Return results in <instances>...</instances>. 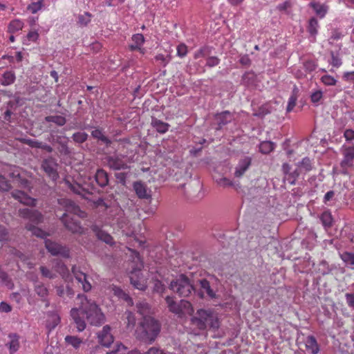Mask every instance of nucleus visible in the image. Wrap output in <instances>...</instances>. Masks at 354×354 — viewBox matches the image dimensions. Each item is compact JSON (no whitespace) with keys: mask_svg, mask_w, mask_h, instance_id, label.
Masks as SVG:
<instances>
[{"mask_svg":"<svg viewBox=\"0 0 354 354\" xmlns=\"http://www.w3.org/2000/svg\"><path fill=\"white\" fill-rule=\"evenodd\" d=\"M215 119L217 120L219 127H221V126L230 122L233 119V115L230 111H225L217 113L215 116Z\"/></svg>","mask_w":354,"mask_h":354,"instance_id":"25","label":"nucleus"},{"mask_svg":"<svg viewBox=\"0 0 354 354\" xmlns=\"http://www.w3.org/2000/svg\"><path fill=\"white\" fill-rule=\"evenodd\" d=\"M309 6L313 9L316 15L321 19L326 16L328 10L327 5L315 1H311L309 3Z\"/></svg>","mask_w":354,"mask_h":354,"instance_id":"20","label":"nucleus"},{"mask_svg":"<svg viewBox=\"0 0 354 354\" xmlns=\"http://www.w3.org/2000/svg\"><path fill=\"white\" fill-rule=\"evenodd\" d=\"M165 300L169 310L175 314L183 313V308H189L191 307L190 302L185 300H181L180 304H177L174 301V298L169 296H167Z\"/></svg>","mask_w":354,"mask_h":354,"instance_id":"9","label":"nucleus"},{"mask_svg":"<svg viewBox=\"0 0 354 354\" xmlns=\"http://www.w3.org/2000/svg\"><path fill=\"white\" fill-rule=\"evenodd\" d=\"M161 330L159 320L151 316H144L136 330V337L140 341L152 344L155 342Z\"/></svg>","mask_w":354,"mask_h":354,"instance_id":"3","label":"nucleus"},{"mask_svg":"<svg viewBox=\"0 0 354 354\" xmlns=\"http://www.w3.org/2000/svg\"><path fill=\"white\" fill-rule=\"evenodd\" d=\"M282 169L286 175H289V176L292 178L291 183H293L299 175V173L297 170L291 172V167L288 163H284L283 165Z\"/></svg>","mask_w":354,"mask_h":354,"instance_id":"39","label":"nucleus"},{"mask_svg":"<svg viewBox=\"0 0 354 354\" xmlns=\"http://www.w3.org/2000/svg\"><path fill=\"white\" fill-rule=\"evenodd\" d=\"M341 259L346 266L354 270V253L345 252L341 255Z\"/></svg>","mask_w":354,"mask_h":354,"instance_id":"33","label":"nucleus"},{"mask_svg":"<svg viewBox=\"0 0 354 354\" xmlns=\"http://www.w3.org/2000/svg\"><path fill=\"white\" fill-rule=\"evenodd\" d=\"M15 80V75L12 71H6L3 74L1 84L4 86L10 85L14 83Z\"/></svg>","mask_w":354,"mask_h":354,"instance_id":"37","label":"nucleus"},{"mask_svg":"<svg viewBox=\"0 0 354 354\" xmlns=\"http://www.w3.org/2000/svg\"><path fill=\"white\" fill-rule=\"evenodd\" d=\"M108 166L114 170H120L128 168L127 162L118 156H111L107 158Z\"/></svg>","mask_w":354,"mask_h":354,"instance_id":"15","label":"nucleus"},{"mask_svg":"<svg viewBox=\"0 0 354 354\" xmlns=\"http://www.w3.org/2000/svg\"><path fill=\"white\" fill-rule=\"evenodd\" d=\"M9 176L12 178V183L17 185L19 187L30 191L31 183L23 177L18 170H14Z\"/></svg>","mask_w":354,"mask_h":354,"instance_id":"13","label":"nucleus"},{"mask_svg":"<svg viewBox=\"0 0 354 354\" xmlns=\"http://www.w3.org/2000/svg\"><path fill=\"white\" fill-rule=\"evenodd\" d=\"M133 188L140 199L151 200V191L141 181H136L133 184Z\"/></svg>","mask_w":354,"mask_h":354,"instance_id":"11","label":"nucleus"},{"mask_svg":"<svg viewBox=\"0 0 354 354\" xmlns=\"http://www.w3.org/2000/svg\"><path fill=\"white\" fill-rule=\"evenodd\" d=\"M344 159L341 162V167L344 169L351 167L354 160V146L346 147L343 151Z\"/></svg>","mask_w":354,"mask_h":354,"instance_id":"17","label":"nucleus"},{"mask_svg":"<svg viewBox=\"0 0 354 354\" xmlns=\"http://www.w3.org/2000/svg\"><path fill=\"white\" fill-rule=\"evenodd\" d=\"M12 196L17 200L19 202H20L22 204L29 205V206H35L36 205V200L29 196H28L27 194H26L24 192L21 190H15L13 191L12 193Z\"/></svg>","mask_w":354,"mask_h":354,"instance_id":"14","label":"nucleus"},{"mask_svg":"<svg viewBox=\"0 0 354 354\" xmlns=\"http://www.w3.org/2000/svg\"><path fill=\"white\" fill-rule=\"evenodd\" d=\"M93 232H95L97 237L99 239L102 240V241L105 242L109 245H112L113 243V237L105 231L100 229L97 226H93Z\"/></svg>","mask_w":354,"mask_h":354,"instance_id":"23","label":"nucleus"},{"mask_svg":"<svg viewBox=\"0 0 354 354\" xmlns=\"http://www.w3.org/2000/svg\"><path fill=\"white\" fill-rule=\"evenodd\" d=\"M39 270L41 272V275L44 277L53 279L57 277V274L53 270V268H52V270L48 269V268L45 266H40Z\"/></svg>","mask_w":354,"mask_h":354,"instance_id":"44","label":"nucleus"},{"mask_svg":"<svg viewBox=\"0 0 354 354\" xmlns=\"http://www.w3.org/2000/svg\"><path fill=\"white\" fill-rule=\"evenodd\" d=\"M41 167L46 174L53 180H56L58 178L59 176L57 171V164L53 158L44 159L42 161Z\"/></svg>","mask_w":354,"mask_h":354,"instance_id":"10","label":"nucleus"},{"mask_svg":"<svg viewBox=\"0 0 354 354\" xmlns=\"http://www.w3.org/2000/svg\"><path fill=\"white\" fill-rule=\"evenodd\" d=\"M45 120L48 122H53L58 126H63L66 124V120L61 115H48L45 118Z\"/></svg>","mask_w":354,"mask_h":354,"instance_id":"38","label":"nucleus"},{"mask_svg":"<svg viewBox=\"0 0 354 354\" xmlns=\"http://www.w3.org/2000/svg\"><path fill=\"white\" fill-rule=\"evenodd\" d=\"M216 183L219 186L223 187L224 188L234 186V183L232 182V180L225 177H223L216 180Z\"/></svg>","mask_w":354,"mask_h":354,"instance_id":"50","label":"nucleus"},{"mask_svg":"<svg viewBox=\"0 0 354 354\" xmlns=\"http://www.w3.org/2000/svg\"><path fill=\"white\" fill-rule=\"evenodd\" d=\"M301 167H303L306 171L311 170V161L308 158H304L301 162Z\"/></svg>","mask_w":354,"mask_h":354,"instance_id":"60","label":"nucleus"},{"mask_svg":"<svg viewBox=\"0 0 354 354\" xmlns=\"http://www.w3.org/2000/svg\"><path fill=\"white\" fill-rule=\"evenodd\" d=\"M53 268L55 273H58L65 281H67L69 277V271L66 266L61 260H55Z\"/></svg>","mask_w":354,"mask_h":354,"instance_id":"19","label":"nucleus"},{"mask_svg":"<svg viewBox=\"0 0 354 354\" xmlns=\"http://www.w3.org/2000/svg\"><path fill=\"white\" fill-rule=\"evenodd\" d=\"M112 291H113L114 295H115L118 298L127 301L129 305H130V306L133 305L132 299L129 296L128 294H127L125 292H124L120 288L117 287V286H113L112 288Z\"/></svg>","mask_w":354,"mask_h":354,"instance_id":"27","label":"nucleus"},{"mask_svg":"<svg viewBox=\"0 0 354 354\" xmlns=\"http://www.w3.org/2000/svg\"><path fill=\"white\" fill-rule=\"evenodd\" d=\"M136 308L138 313L141 315L147 316V314L149 312V306L147 303L140 301L136 304Z\"/></svg>","mask_w":354,"mask_h":354,"instance_id":"45","label":"nucleus"},{"mask_svg":"<svg viewBox=\"0 0 354 354\" xmlns=\"http://www.w3.org/2000/svg\"><path fill=\"white\" fill-rule=\"evenodd\" d=\"M155 59L157 62H160L162 66H166L167 64L169 63V59H167V57L163 54H158L155 57Z\"/></svg>","mask_w":354,"mask_h":354,"instance_id":"61","label":"nucleus"},{"mask_svg":"<svg viewBox=\"0 0 354 354\" xmlns=\"http://www.w3.org/2000/svg\"><path fill=\"white\" fill-rule=\"evenodd\" d=\"M44 0H38L36 2H32L30 3L27 10L30 11L32 14H36L38 11L41 10L44 7Z\"/></svg>","mask_w":354,"mask_h":354,"instance_id":"40","label":"nucleus"},{"mask_svg":"<svg viewBox=\"0 0 354 354\" xmlns=\"http://www.w3.org/2000/svg\"><path fill=\"white\" fill-rule=\"evenodd\" d=\"M8 337L10 341L6 344V346L9 349L10 354H13L19 348V336L15 333H13L10 334Z\"/></svg>","mask_w":354,"mask_h":354,"instance_id":"22","label":"nucleus"},{"mask_svg":"<svg viewBox=\"0 0 354 354\" xmlns=\"http://www.w3.org/2000/svg\"><path fill=\"white\" fill-rule=\"evenodd\" d=\"M165 289L164 284L160 281H156L154 283L153 290L158 293H162Z\"/></svg>","mask_w":354,"mask_h":354,"instance_id":"59","label":"nucleus"},{"mask_svg":"<svg viewBox=\"0 0 354 354\" xmlns=\"http://www.w3.org/2000/svg\"><path fill=\"white\" fill-rule=\"evenodd\" d=\"M297 99V97L295 94H292L289 97L288 106L286 108L287 112H290L292 111V109H294V107L296 105Z\"/></svg>","mask_w":354,"mask_h":354,"instance_id":"56","label":"nucleus"},{"mask_svg":"<svg viewBox=\"0 0 354 354\" xmlns=\"http://www.w3.org/2000/svg\"><path fill=\"white\" fill-rule=\"evenodd\" d=\"M342 79L346 82L354 81V71L345 72L342 75Z\"/></svg>","mask_w":354,"mask_h":354,"instance_id":"64","label":"nucleus"},{"mask_svg":"<svg viewBox=\"0 0 354 354\" xmlns=\"http://www.w3.org/2000/svg\"><path fill=\"white\" fill-rule=\"evenodd\" d=\"M95 180L100 187H106L109 183L108 173L102 169H97L95 175Z\"/></svg>","mask_w":354,"mask_h":354,"instance_id":"21","label":"nucleus"},{"mask_svg":"<svg viewBox=\"0 0 354 354\" xmlns=\"http://www.w3.org/2000/svg\"><path fill=\"white\" fill-rule=\"evenodd\" d=\"M306 347L311 354H317L319 351V346L317 342L313 335H310L306 338Z\"/></svg>","mask_w":354,"mask_h":354,"instance_id":"24","label":"nucleus"},{"mask_svg":"<svg viewBox=\"0 0 354 354\" xmlns=\"http://www.w3.org/2000/svg\"><path fill=\"white\" fill-rule=\"evenodd\" d=\"M65 342L66 344L71 345L75 348H79L82 343V339L72 335H66L65 337Z\"/></svg>","mask_w":354,"mask_h":354,"instance_id":"36","label":"nucleus"},{"mask_svg":"<svg viewBox=\"0 0 354 354\" xmlns=\"http://www.w3.org/2000/svg\"><path fill=\"white\" fill-rule=\"evenodd\" d=\"M91 14H90L89 12H84V14L82 15H80L78 16V21H77V23L80 25V26H86L91 20Z\"/></svg>","mask_w":354,"mask_h":354,"instance_id":"46","label":"nucleus"},{"mask_svg":"<svg viewBox=\"0 0 354 354\" xmlns=\"http://www.w3.org/2000/svg\"><path fill=\"white\" fill-rule=\"evenodd\" d=\"M58 204L65 212L60 217L65 227L73 233L82 234L84 229L75 217H84L85 212L81 211L79 206L68 198L58 199Z\"/></svg>","mask_w":354,"mask_h":354,"instance_id":"2","label":"nucleus"},{"mask_svg":"<svg viewBox=\"0 0 354 354\" xmlns=\"http://www.w3.org/2000/svg\"><path fill=\"white\" fill-rule=\"evenodd\" d=\"M318 28L319 22L317 19L315 17L310 18L309 19L308 26L307 27V30L309 32V34L313 37H315L318 32Z\"/></svg>","mask_w":354,"mask_h":354,"instance_id":"30","label":"nucleus"},{"mask_svg":"<svg viewBox=\"0 0 354 354\" xmlns=\"http://www.w3.org/2000/svg\"><path fill=\"white\" fill-rule=\"evenodd\" d=\"M111 328L109 326H104L102 331L98 334L100 343L106 347H109L113 342V337L110 333Z\"/></svg>","mask_w":354,"mask_h":354,"instance_id":"16","label":"nucleus"},{"mask_svg":"<svg viewBox=\"0 0 354 354\" xmlns=\"http://www.w3.org/2000/svg\"><path fill=\"white\" fill-rule=\"evenodd\" d=\"M321 81L326 86H335L337 83V80L330 75H323Z\"/></svg>","mask_w":354,"mask_h":354,"instance_id":"48","label":"nucleus"},{"mask_svg":"<svg viewBox=\"0 0 354 354\" xmlns=\"http://www.w3.org/2000/svg\"><path fill=\"white\" fill-rule=\"evenodd\" d=\"M72 273L74 275L76 280L82 284V289L85 292H88L91 289V284L88 281V277L86 274L82 272L80 268L76 266H73L72 268Z\"/></svg>","mask_w":354,"mask_h":354,"instance_id":"12","label":"nucleus"},{"mask_svg":"<svg viewBox=\"0 0 354 354\" xmlns=\"http://www.w3.org/2000/svg\"><path fill=\"white\" fill-rule=\"evenodd\" d=\"M320 220L325 227H330L333 224V217L329 212H324L321 216Z\"/></svg>","mask_w":354,"mask_h":354,"instance_id":"42","label":"nucleus"},{"mask_svg":"<svg viewBox=\"0 0 354 354\" xmlns=\"http://www.w3.org/2000/svg\"><path fill=\"white\" fill-rule=\"evenodd\" d=\"M66 183L72 192L76 194L82 196L84 198H86V195L90 194L89 192H88L78 183H71L68 181H67Z\"/></svg>","mask_w":354,"mask_h":354,"instance_id":"28","label":"nucleus"},{"mask_svg":"<svg viewBox=\"0 0 354 354\" xmlns=\"http://www.w3.org/2000/svg\"><path fill=\"white\" fill-rule=\"evenodd\" d=\"M220 62V59L217 57H209L207 59L206 65L209 67L217 66Z\"/></svg>","mask_w":354,"mask_h":354,"instance_id":"58","label":"nucleus"},{"mask_svg":"<svg viewBox=\"0 0 354 354\" xmlns=\"http://www.w3.org/2000/svg\"><path fill=\"white\" fill-rule=\"evenodd\" d=\"M22 142L32 147V148H37L39 149L41 147V142L37 140H32V139H22Z\"/></svg>","mask_w":354,"mask_h":354,"instance_id":"53","label":"nucleus"},{"mask_svg":"<svg viewBox=\"0 0 354 354\" xmlns=\"http://www.w3.org/2000/svg\"><path fill=\"white\" fill-rule=\"evenodd\" d=\"M133 257V266L130 273L131 283L137 289L145 290L147 288L145 279L140 276L141 269L143 268V262L140 258V254L135 251L131 250Z\"/></svg>","mask_w":354,"mask_h":354,"instance_id":"5","label":"nucleus"},{"mask_svg":"<svg viewBox=\"0 0 354 354\" xmlns=\"http://www.w3.org/2000/svg\"><path fill=\"white\" fill-rule=\"evenodd\" d=\"M323 97V93L321 91H316L310 95L311 102L314 104L318 103Z\"/></svg>","mask_w":354,"mask_h":354,"instance_id":"57","label":"nucleus"},{"mask_svg":"<svg viewBox=\"0 0 354 354\" xmlns=\"http://www.w3.org/2000/svg\"><path fill=\"white\" fill-rule=\"evenodd\" d=\"M73 140L77 143H83L88 138V134L85 132H77L73 133Z\"/></svg>","mask_w":354,"mask_h":354,"instance_id":"47","label":"nucleus"},{"mask_svg":"<svg viewBox=\"0 0 354 354\" xmlns=\"http://www.w3.org/2000/svg\"><path fill=\"white\" fill-rule=\"evenodd\" d=\"M125 315L127 319V321L125 322L127 324V328L128 330H133L136 323V318L135 314L132 312L127 311L125 313Z\"/></svg>","mask_w":354,"mask_h":354,"instance_id":"35","label":"nucleus"},{"mask_svg":"<svg viewBox=\"0 0 354 354\" xmlns=\"http://www.w3.org/2000/svg\"><path fill=\"white\" fill-rule=\"evenodd\" d=\"M34 289L36 294L42 299H45L48 295V288L41 282L37 281L35 284Z\"/></svg>","mask_w":354,"mask_h":354,"instance_id":"31","label":"nucleus"},{"mask_svg":"<svg viewBox=\"0 0 354 354\" xmlns=\"http://www.w3.org/2000/svg\"><path fill=\"white\" fill-rule=\"evenodd\" d=\"M91 136L93 138L100 140L103 143L106 144L107 146L111 144V141L104 135L102 129L96 128L91 132Z\"/></svg>","mask_w":354,"mask_h":354,"instance_id":"29","label":"nucleus"},{"mask_svg":"<svg viewBox=\"0 0 354 354\" xmlns=\"http://www.w3.org/2000/svg\"><path fill=\"white\" fill-rule=\"evenodd\" d=\"M19 215L33 224L41 223L43 218V216L39 212L28 208L20 209L19 210Z\"/></svg>","mask_w":354,"mask_h":354,"instance_id":"8","label":"nucleus"},{"mask_svg":"<svg viewBox=\"0 0 354 354\" xmlns=\"http://www.w3.org/2000/svg\"><path fill=\"white\" fill-rule=\"evenodd\" d=\"M151 125L160 133H165L169 127L168 123L164 122L157 118H152Z\"/></svg>","mask_w":354,"mask_h":354,"instance_id":"26","label":"nucleus"},{"mask_svg":"<svg viewBox=\"0 0 354 354\" xmlns=\"http://www.w3.org/2000/svg\"><path fill=\"white\" fill-rule=\"evenodd\" d=\"M24 27V22L20 19L12 20L8 27V32L15 33L21 30Z\"/></svg>","mask_w":354,"mask_h":354,"instance_id":"32","label":"nucleus"},{"mask_svg":"<svg viewBox=\"0 0 354 354\" xmlns=\"http://www.w3.org/2000/svg\"><path fill=\"white\" fill-rule=\"evenodd\" d=\"M77 299L80 300L81 305L79 308L71 309V316L75 323L78 331H83L86 328L84 315L91 325L100 326L104 322V315L95 301L88 300L83 295H78Z\"/></svg>","mask_w":354,"mask_h":354,"instance_id":"1","label":"nucleus"},{"mask_svg":"<svg viewBox=\"0 0 354 354\" xmlns=\"http://www.w3.org/2000/svg\"><path fill=\"white\" fill-rule=\"evenodd\" d=\"M274 144L270 141L262 142L259 145V151L263 154H268L273 151Z\"/></svg>","mask_w":354,"mask_h":354,"instance_id":"41","label":"nucleus"},{"mask_svg":"<svg viewBox=\"0 0 354 354\" xmlns=\"http://www.w3.org/2000/svg\"><path fill=\"white\" fill-rule=\"evenodd\" d=\"M345 297L347 305L354 308V293H346Z\"/></svg>","mask_w":354,"mask_h":354,"instance_id":"62","label":"nucleus"},{"mask_svg":"<svg viewBox=\"0 0 354 354\" xmlns=\"http://www.w3.org/2000/svg\"><path fill=\"white\" fill-rule=\"evenodd\" d=\"M330 55L331 61L330 62V64L333 67L339 68L342 64L341 58L337 55H335L333 52H331Z\"/></svg>","mask_w":354,"mask_h":354,"instance_id":"52","label":"nucleus"},{"mask_svg":"<svg viewBox=\"0 0 354 354\" xmlns=\"http://www.w3.org/2000/svg\"><path fill=\"white\" fill-rule=\"evenodd\" d=\"M170 288L180 297H188L194 290L193 284L189 279L181 274L170 283Z\"/></svg>","mask_w":354,"mask_h":354,"instance_id":"6","label":"nucleus"},{"mask_svg":"<svg viewBox=\"0 0 354 354\" xmlns=\"http://www.w3.org/2000/svg\"><path fill=\"white\" fill-rule=\"evenodd\" d=\"M45 247L53 256L61 255L65 258H68L70 256L68 248L49 239L45 240Z\"/></svg>","mask_w":354,"mask_h":354,"instance_id":"7","label":"nucleus"},{"mask_svg":"<svg viewBox=\"0 0 354 354\" xmlns=\"http://www.w3.org/2000/svg\"><path fill=\"white\" fill-rule=\"evenodd\" d=\"M344 137L346 141H351L354 140V130L351 129H346L344 133Z\"/></svg>","mask_w":354,"mask_h":354,"instance_id":"63","label":"nucleus"},{"mask_svg":"<svg viewBox=\"0 0 354 354\" xmlns=\"http://www.w3.org/2000/svg\"><path fill=\"white\" fill-rule=\"evenodd\" d=\"M192 323L200 330H205L207 328L216 330L220 326L217 313L210 309L198 310L195 316L192 318Z\"/></svg>","mask_w":354,"mask_h":354,"instance_id":"4","label":"nucleus"},{"mask_svg":"<svg viewBox=\"0 0 354 354\" xmlns=\"http://www.w3.org/2000/svg\"><path fill=\"white\" fill-rule=\"evenodd\" d=\"M317 64L313 60H307L304 63V68L308 73H311L317 68Z\"/></svg>","mask_w":354,"mask_h":354,"instance_id":"49","label":"nucleus"},{"mask_svg":"<svg viewBox=\"0 0 354 354\" xmlns=\"http://www.w3.org/2000/svg\"><path fill=\"white\" fill-rule=\"evenodd\" d=\"M10 188L11 186L8 182V180H6L5 177L0 175V191H8Z\"/></svg>","mask_w":354,"mask_h":354,"instance_id":"55","label":"nucleus"},{"mask_svg":"<svg viewBox=\"0 0 354 354\" xmlns=\"http://www.w3.org/2000/svg\"><path fill=\"white\" fill-rule=\"evenodd\" d=\"M200 284H201V289L203 291H205L209 297H211V298L215 297V293L211 288L209 282L207 280H206V279L201 280Z\"/></svg>","mask_w":354,"mask_h":354,"instance_id":"43","label":"nucleus"},{"mask_svg":"<svg viewBox=\"0 0 354 354\" xmlns=\"http://www.w3.org/2000/svg\"><path fill=\"white\" fill-rule=\"evenodd\" d=\"M176 50L178 57H184L187 54V46L185 44H180L177 46Z\"/></svg>","mask_w":354,"mask_h":354,"instance_id":"54","label":"nucleus"},{"mask_svg":"<svg viewBox=\"0 0 354 354\" xmlns=\"http://www.w3.org/2000/svg\"><path fill=\"white\" fill-rule=\"evenodd\" d=\"M251 158L250 157H245L241 160L235 168L234 176L236 178H241L243 176L245 172L248 169L251 165Z\"/></svg>","mask_w":354,"mask_h":354,"instance_id":"18","label":"nucleus"},{"mask_svg":"<svg viewBox=\"0 0 354 354\" xmlns=\"http://www.w3.org/2000/svg\"><path fill=\"white\" fill-rule=\"evenodd\" d=\"M26 228L28 231H31L32 234H34L35 236H36L37 237L46 238L47 236H48V234L46 233L44 231H43L40 228L35 227L32 224H27L26 225Z\"/></svg>","mask_w":354,"mask_h":354,"instance_id":"34","label":"nucleus"},{"mask_svg":"<svg viewBox=\"0 0 354 354\" xmlns=\"http://www.w3.org/2000/svg\"><path fill=\"white\" fill-rule=\"evenodd\" d=\"M132 42L142 48L145 43V37L142 34H134L131 37Z\"/></svg>","mask_w":354,"mask_h":354,"instance_id":"51","label":"nucleus"}]
</instances>
